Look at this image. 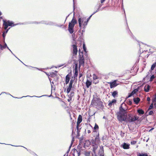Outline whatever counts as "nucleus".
I'll return each mask as SVG.
<instances>
[{
	"instance_id": "5fc2aeb1",
	"label": "nucleus",
	"mask_w": 156,
	"mask_h": 156,
	"mask_svg": "<svg viewBox=\"0 0 156 156\" xmlns=\"http://www.w3.org/2000/svg\"><path fill=\"white\" fill-rule=\"evenodd\" d=\"M83 76V74L82 73H80L79 74V78H80L81 77Z\"/></svg>"
},
{
	"instance_id": "0e129e2a",
	"label": "nucleus",
	"mask_w": 156,
	"mask_h": 156,
	"mask_svg": "<svg viewBox=\"0 0 156 156\" xmlns=\"http://www.w3.org/2000/svg\"><path fill=\"white\" fill-rule=\"evenodd\" d=\"M91 132L90 131V130H88L87 133H90Z\"/></svg>"
},
{
	"instance_id": "c85d7f7f",
	"label": "nucleus",
	"mask_w": 156,
	"mask_h": 156,
	"mask_svg": "<svg viewBox=\"0 0 156 156\" xmlns=\"http://www.w3.org/2000/svg\"><path fill=\"white\" fill-rule=\"evenodd\" d=\"M47 95H42L41 96H39V97H37V96H29V95H27V96H23L21 98H23V97H38V98H40V97H43V96H47Z\"/></svg>"
},
{
	"instance_id": "4c0bfd02",
	"label": "nucleus",
	"mask_w": 156,
	"mask_h": 156,
	"mask_svg": "<svg viewBox=\"0 0 156 156\" xmlns=\"http://www.w3.org/2000/svg\"><path fill=\"white\" fill-rule=\"evenodd\" d=\"M153 108V104H151L149 106L148 110H150L152 109Z\"/></svg>"
},
{
	"instance_id": "2f4dec72",
	"label": "nucleus",
	"mask_w": 156,
	"mask_h": 156,
	"mask_svg": "<svg viewBox=\"0 0 156 156\" xmlns=\"http://www.w3.org/2000/svg\"><path fill=\"white\" fill-rule=\"evenodd\" d=\"M93 79L94 80L97 79L98 78V76L94 74H93Z\"/></svg>"
},
{
	"instance_id": "9d476101",
	"label": "nucleus",
	"mask_w": 156,
	"mask_h": 156,
	"mask_svg": "<svg viewBox=\"0 0 156 156\" xmlns=\"http://www.w3.org/2000/svg\"><path fill=\"white\" fill-rule=\"evenodd\" d=\"M118 84L116 83L115 81H114L113 82L110 83V87L111 88H112L113 87H116Z\"/></svg>"
},
{
	"instance_id": "774afa93",
	"label": "nucleus",
	"mask_w": 156,
	"mask_h": 156,
	"mask_svg": "<svg viewBox=\"0 0 156 156\" xmlns=\"http://www.w3.org/2000/svg\"><path fill=\"white\" fill-rule=\"evenodd\" d=\"M69 82L67 81L66 80V84H67Z\"/></svg>"
},
{
	"instance_id": "e433bc0d",
	"label": "nucleus",
	"mask_w": 156,
	"mask_h": 156,
	"mask_svg": "<svg viewBox=\"0 0 156 156\" xmlns=\"http://www.w3.org/2000/svg\"><path fill=\"white\" fill-rule=\"evenodd\" d=\"M155 78L154 76V75H153L151 76L150 79V81H152L153 79H154Z\"/></svg>"
},
{
	"instance_id": "79ce46f5",
	"label": "nucleus",
	"mask_w": 156,
	"mask_h": 156,
	"mask_svg": "<svg viewBox=\"0 0 156 156\" xmlns=\"http://www.w3.org/2000/svg\"><path fill=\"white\" fill-rule=\"evenodd\" d=\"M134 95V94L131 92L129 94V95L128 96V98L130 97L132 95Z\"/></svg>"
},
{
	"instance_id": "473e14b6",
	"label": "nucleus",
	"mask_w": 156,
	"mask_h": 156,
	"mask_svg": "<svg viewBox=\"0 0 156 156\" xmlns=\"http://www.w3.org/2000/svg\"><path fill=\"white\" fill-rule=\"evenodd\" d=\"M6 36V34H5V32H3L2 34V37L3 38L4 42H5V38Z\"/></svg>"
},
{
	"instance_id": "412c9836",
	"label": "nucleus",
	"mask_w": 156,
	"mask_h": 156,
	"mask_svg": "<svg viewBox=\"0 0 156 156\" xmlns=\"http://www.w3.org/2000/svg\"><path fill=\"white\" fill-rule=\"evenodd\" d=\"M72 140L70 145L69 146V148L71 147L73 144V143L74 141V135H73V130H72Z\"/></svg>"
},
{
	"instance_id": "de8ad7c7",
	"label": "nucleus",
	"mask_w": 156,
	"mask_h": 156,
	"mask_svg": "<svg viewBox=\"0 0 156 156\" xmlns=\"http://www.w3.org/2000/svg\"><path fill=\"white\" fill-rule=\"evenodd\" d=\"M155 102H156V95L154 98L152 100L153 103H154Z\"/></svg>"
},
{
	"instance_id": "052dcab7",
	"label": "nucleus",
	"mask_w": 156,
	"mask_h": 156,
	"mask_svg": "<svg viewBox=\"0 0 156 156\" xmlns=\"http://www.w3.org/2000/svg\"><path fill=\"white\" fill-rule=\"evenodd\" d=\"M129 31H130L129 30ZM130 35L132 36V37L133 38H134V36H133V34H132V33L131 32V31H130Z\"/></svg>"
},
{
	"instance_id": "f03ea898",
	"label": "nucleus",
	"mask_w": 156,
	"mask_h": 156,
	"mask_svg": "<svg viewBox=\"0 0 156 156\" xmlns=\"http://www.w3.org/2000/svg\"><path fill=\"white\" fill-rule=\"evenodd\" d=\"M77 22L76 20L74 19V16L70 22L69 23L68 25V30L69 32L72 34L74 32V27L75 25L77 23Z\"/></svg>"
},
{
	"instance_id": "423d86ee",
	"label": "nucleus",
	"mask_w": 156,
	"mask_h": 156,
	"mask_svg": "<svg viewBox=\"0 0 156 156\" xmlns=\"http://www.w3.org/2000/svg\"><path fill=\"white\" fill-rule=\"evenodd\" d=\"M4 45H2L1 44H0V47L1 49L2 50H3L4 49L7 48L14 56H15L16 58H17L15 55L14 54H13V53L11 51L10 49L7 46L6 43L5 42H4Z\"/></svg>"
},
{
	"instance_id": "7c9ffc66",
	"label": "nucleus",
	"mask_w": 156,
	"mask_h": 156,
	"mask_svg": "<svg viewBox=\"0 0 156 156\" xmlns=\"http://www.w3.org/2000/svg\"><path fill=\"white\" fill-rule=\"evenodd\" d=\"M70 80V77L69 74L66 75V80L69 82Z\"/></svg>"
},
{
	"instance_id": "13d9d810",
	"label": "nucleus",
	"mask_w": 156,
	"mask_h": 156,
	"mask_svg": "<svg viewBox=\"0 0 156 156\" xmlns=\"http://www.w3.org/2000/svg\"><path fill=\"white\" fill-rule=\"evenodd\" d=\"M105 0H101V3H103L104 2Z\"/></svg>"
},
{
	"instance_id": "a19ab883",
	"label": "nucleus",
	"mask_w": 156,
	"mask_h": 156,
	"mask_svg": "<svg viewBox=\"0 0 156 156\" xmlns=\"http://www.w3.org/2000/svg\"><path fill=\"white\" fill-rule=\"evenodd\" d=\"M136 143V141H133L131 142V144L132 145H134Z\"/></svg>"
},
{
	"instance_id": "0eeeda50",
	"label": "nucleus",
	"mask_w": 156,
	"mask_h": 156,
	"mask_svg": "<svg viewBox=\"0 0 156 156\" xmlns=\"http://www.w3.org/2000/svg\"><path fill=\"white\" fill-rule=\"evenodd\" d=\"M74 81V80H73L72 79L70 80L69 87L67 89L66 92L67 94H69L72 88L73 83Z\"/></svg>"
},
{
	"instance_id": "ddd939ff",
	"label": "nucleus",
	"mask_w": 156,
	"mask_h": 156,
	"mask_svg": "<svg viewBox=\"0 0 156 156\" xmlns=\"http://www.w3.org/2000/svg\"><path fill=\"white\" fill-rule=\"evenodd\" d=\"M137 112L138 113V115H141L144 114V112L143 110L140 108H138L137 110Z\"/></svg>"
},
{
	"instance_id": "f704fd0d",
	"label": "nucleus",
	"mask_w": 156,
	"mask_h": 156,
	"mask_svg": "<svg viewBox=\"0 0 156 156\" xmlns=\"http://www.w3.org/2000/svg\"><path fill=\"white\" fill-rule=\"evenodd\" d=\"M74 95V93L73 92H71L69 95L68 96L70 98L72 97Z\"/></svg>"
},
{
	"instance_id": "c9c22d12",
	"label": "nucleus",
	"mask_w": 156,
	"mask_h": 156,
	"mask_svg": "<svg viewBox=\"0 0 156 156\" xmlns=\"http://www.w3.org/2000/svg\"><path fill=\"white\" fill-rule=\"evenodd\" d=\"M99 128L98 126L96 123L95 126L94 128V130L98 129Z\"/></svg>"
},
{
	"instance_id": "1a4fd4ad",
	"label": "nucleus",
	"mask_w": 156,
	"mask_h": 156,
	"mask_svg": "<svg viewBox=\"0 0 156 156\" xmlns=\"http://www.w3.org/2000/svg\"><path fill=\"white\" fill-rule=\"evenodd\" d=\"M72 46L73 48V54L74 55H76L78 51L76 45L75 44H73Z\"/></svg>"
},
{
	"instance_id": "e2e57ef3",
	"label": "nucleus",
	"mask_w": 156,
	"mask_h": 156,
	"mask_svg": "<svg viewBox=\"0 0 156 156\" xmlns=\"http://www.w3.org/2000/svg\"><path fill=\"white\" fill-rule=\"evenodd\" d=\"M102 6V5L101 4H100L99 5V6H98V9H99V8H101V6Z\"/></svg>"
},
{
	"instance_id": "49530a36",
	"label": "nucleus",
	"mask_w": 156,
	"mask_h": 156,
	"mask_svg": "<svg viewBox=\"0 0 156 156\" xmlns=\"http://www.w3.org/2000/svg\"><path fill=\"white\" fill-rule=\"evenodd\" d=\"M80 126H79V125H78L77 126V125L76 129H77V131H80L79 130L81 129V128H80Z\"/></svg>"
},
{
	"instance_id": "cd10ccee",
	"label": "nucleus",
	"mask_w": 156,
	"mask_h": 156,
	"mask_svg": "<svg viewBox=\"0 0 156 156\" xmlns=\"http://www.w3.org/2000/svg\"><path fill=\"white\" fill-rule=\"evenodd\" d=\"M80 140V143H82L83 142V141L84 139V136L83 135L81 136L80 137V138H78Z\"/></svg>"
},
{
	"instance_id": "603ef678",
	"label": "nucleus",
	"mask_w": 156,
	"mask_h": 156,
	"mask_svg": "<svg viewBox=\"0 0 156 156\" xmlns=\"http://www.w3.org/2000/svg\"><path fill=\"white\" fill-rule=\"evenodd\" d=\"M147 100L148 101H151L150 98L149 97H147Z\"/></svg>"
},
{
	"instance_id": "69168bd1",
	"label": "nucleus",
	"mask_w": 156,
	"mask_h": 156,
	"mask_svg": "<svg viewBox=\"0 0 156 156\" xmlns=\"http://www.w3.org/2000/svg\"><path fill=\"white\" fill-rule=\"evenodd\" d=\"M70 148H69V150H68V151H67V153H69V151H70Z\"/></svg>"
},
{
	"instance_id": "a878e982",
	"label": "nucleus",
	"mask_w": 156,
	"mask_h": 156,
	"mask_svg": "<svg viewBox=\"0 0 156 156\" xmlns=\"http://www.w3.org/2000/svg\"><path fill=\"white\" fill-rule=\"evenodd\" d=\"M137 156H148V154L146 153H139L137 154Z\"/></svg>"
},
{
	"instance_id": "864d4df0",
	"label": "nucleus",
	"mask_w": 156,
	"mask_h": 156,
	"mask_svg": "<svg viewBox=\"0 0 156 156\" xmlns=\"http://www.w3.org/2000/svg\"><path fill=\"white\" fill-rule=\"evenodd\" d=\"M72 100V98L69 97V98L67 100L68 102H70Z\"/></svg>"
},
{
	"instance_id": "5701e85b",
	"label": "nucleus",
	"mask_w": 156,
	"mask_h": 156,
	"mask_svg": "<svg viewBox=\"0 0 156 156\" xmlns=\"http://www.w3.org/2000/svg\"><path fill=\"white\" fill-rule=\"evenodd\" d=\"M79 59H84L83 55V53L82 52H80V51H79Z\"/></svg>"
},
{
	"instance_id": "ea45409f",
	"label": "nucleus",
	"mask_w": 156,
	"mask_h": 156,
	"mask_svg": "<svg viewBox=\"0 0 156 156\" xmlns=\"http://www.w3.org/2000/svg\"><path fill=\"white\" fill-rule=\"evenodd\" d=\"M86 156H90V153L89 152H87L85 154Z\"/></svg>"
},
{
	"instance_id": "9b49d317",
	"label": "nucleus",
	"mask_w": 156,
	"mask_h": 156,
	"mask_svg": "<svg viewBox=\"0 0 156 156\" xmlns=\"http://www.w3.org/2000/svg\"><path fill=\"white\" fill-rule=\"evenodd\" d=\"M130 144L124 143L122 145V147L124 149H128L129 148Z\"/></svg>"
},
{
	"instance_id": "aec40b11",
	"label": "nucleus",
	"mask_w": 156,
	"mask_h": 156,
	"mask_svg": "<svg viewBox=\"0 0 156 156\" xmlns=\"http://www.w3.org/2000/svg\"><path fill=\"white\" fill-rule=\"evenodd\" d=\"M47 25L51 26H57V24H55V23L51 21L48 22L47 23Z\"/></svg>"
},
{
	"instance_id": "393cba45",
	"label": "nucleus",
	"mask_w": 156,
	"mask_h": 156,
	"mask_svg": "<svg viewBox=\"0 0 156 156\" xmlns=\"http://www.w3.org/2000/svg\"><path fill=\"white\" fill-rule=\"evenodd\" d=\"M156 66V62L153 63L151 66L150 71H151L153 70Z\"/></svg>"
},
{
	"instance_id": "4be33fe9",
	"label": "nucleus",
	"mask_w": 156,
	"mask_h": 156,
	"mask_svg": "<svg viewBox=\"0 0 156 156\" xmlns=\"http://www.w3.org/2000/svg\"><path fill=\"white\" fill-rule=\"evenodd\" d=\"M93 151L94 153H95V152H96V151L97 150V149L98 148V145L97 144H94V145L93 146Z\"/></svg>"
},
{
	"instance_id": "20e7f679",
	"label": "nucleus",
	"mask_w": 156,
	"mask_h": 156,
	"mask_svg": "<svg viewBox=\"0 0 156 156\" xmlns=\"http://www.w3.org/2000/svg\"><path fill=\"white\" fill-rule=\"evenodd\" d=\"M102 104V102L101 101L100 99L99 98H97V100L95 101L92 100L91 104L92 105H94L100 108L104 106Z\"/></svg>"
},
{
	"instance_id": "a18cd8bd",
	"label": "nucleus",
	"mask_w": 156,
	"mask_h": 156,
	"mask_svg": "<svg viewBox=\"0 0 156 156\" xmlns=\"http://www.w3.org/2000/svg\"><path fill=\"white\" fill-rule=\"evenodd\" d=\"M153 113H153V111H151L149 112L148 114H149V115H152L153 114Z\"/></svg>"
},
{
	"instance_id": "2eb2a0df",
	"label": "nucleus",
	"mask_w": 156,
	"mask_h": 156,
	"mask_svg": "<svg viewBox=\"0 0 156 156\" xmlns=\"http://www.w3.org/2000/svg\"><path fill=\"white\" fill-rule=\"evenodd\" d=\"M92 82L90 81L89 80L87 79L86 82V84L87 88H89Z\"/></svg>"
},
{
	"instance_id": "37998d69",
	"label": "nucleus",
	"mask_w": 156,
	"mask_h": 156,
	"mask_svg": "<svg viewBox=\"0 0 156 156\" xmlns=\"http://www.w3.org/2000/svg\"><path fill=\"white\" fill-rule=\"evenodd\" d=\"M48 22L44 21H41L40 23L43 24H44L47 25V23Z\"/></svg>"
},
{
	"instance_id": "c756f323",
	"label": "nucleus",
	"mask_w": 156,
	"mask_h": 156,
	"mask_svg": "<svg viewBox=\"0 0 156 156\" xmlns=\"http://www.w3.org/2000/svg\"><path fill=\"white\" fill-rule=\"evenodd\" d=\"M99 133H98V134L96 135L95 136V140L96 141H98L99 139Z\"/></svg>"
},
{
	"instance_id": "dca6fc26",
	"label": "nucleus",
	"mask_w": 156,
	"mask_h": 156,
	"mask_svg": "<svg viewBox=\"0 0 156 156\" xmlns=\"http://www.w3.org/2000/svg\"><path fill=\"white\" fill-rule=\"evenodd\" d=\"M150 86L148 85H146L144 87V90L146 92H148L149 91Z\"/></svg>"
},
{
	"instance_id": "6e6552de",
	"label": "nucleus",
	"mask_w": 156,
	"mask_h": 156,
	"mask_svg": "<svg viewBox=\"0 0 156 156\" xmlns=\"http://www.w3.org/2000/svg\"><path fill=\"white\" fill-rule=\"evenodd\" d=\"M78 74V64L77 63L75 64L74 69V78L76 77L77 76Z\"/></svg>"
},
{
	"instance_id": "7ed1b4c3",
	"label": "nucleus",
	"mask_w": 156,
	"mask_h": 156,
	"mask_svg": "<svg viewBox=\"0 0 156 156\" xmlns=\"http://www.w3.org/2000/svg\"><path fill=\"white\" fill-rule=\"evenodd\" d=\"M78 20L79 26L80 29H82V26L83 27V28L85 29L87 25V23L86 21V17H79Z\"/></svg>"
},
{
	"instance_id": "6e6d98bb",
	"label": "nucleus",
	"mask_w": 156,
	"mask_h": 156,
	"mask_svg": "<svg viewBox=\"0 0 156 156\" xmlns=\"http://www.w3.org/2000/svg\"><path fill=\"white\" fill-rule=\"evenodd\" d=\"M121 135L122 136V137L123 136L124 133H122V131H121Z\"/></svg>"
},
{
	"instance_id": "58836bf2",
	"label": "nucleus",
	"mask_w": 156,
	"mask_h": 156,
	"mask_svg": "<svg viewBox=\"0 0 156 156\" xmlns=\"http://www.w3.org/2000/svg\"><path fill=\"white\" fill-rule=\"evenodd\" d=\"M92 16V15H91L87 20L86 19V21L87 23H88L89 21V20Z\"/></svg>"
},
{
	"instance_id": "bf43d9fd",
	"label": "nucleus",
	"mask_w": 156,
	"mask_h": 156,
	"mask_svg": "<svg viewBox=\"0 0 156 156\" xmlns=\"http://www.w3.org/2000/svg\"><path fill=\"white\" fill-rule=\"evenodd\" d=\"M33 155H35V156H37V155L35 153H34V152H32V153Z\"/></svg>"
},
{
	"instance_id": "f257e3e1",
	"label": "nucleus",
	"mask_w": 156,
	"mask_h": 156,
	"mask_svg": "<svg viewBox=\"0 0 156 156\" xmlns=\"http://www.w3.org/2000/svg\"><path fill=\"white\" fill-rule=\"evenodd\" d=\"M126 105L125 104L123 103L122 104L119 108V111L117 113V119L120 122L128 121L129 122H133L137 120L139 117L135 115L133 117L129 116L127 119V114L126 109L122 108V105Z\"/></svg>"
},
{
	"instance_id": "f8f14e48",
	"label": "nucleus",
	"mask_w": 156,
	"mask_h": 156,
	"mask_svg": "<svg viewBox=\"0 0 156 156\" xmlns=\"http://www.w3.org/2000/svg\"><path fill=\"white\" fill-rule=\"evenodd\" d=\"M82 116L80 115H79L78 118L77 119V126L78 125H80V123L82 122Z\"/></svg>"
},
{
	"instance_id": "39448f33",
	"label": "nucleus",
	"mask_w": 156,
	"mask_h": 156,
	"mask_svg": "<svg viewBox=\"0 0 156 156\" xmlns=\"http://www.w3.org/2000/svg\"><path fill=\"white\" fill-rule=\"evenodd\" d=\"M3 24L4 26V29L5 30H6L8 26L13 27L16 25V24H14V23L10 21L9 20L6 21L3 20Z\"/></svg>"
},
{
	"instance_id": "4468645a",
	"label": "nucleus",
	"mask_w": 156,
	"mask_h": 156,
	"mask_svg": "<svg viewBox=\"0 0 156 156\" xmlns=\"http://www.w3.org/2000/svg\"><path fill=\"white\" fill-rule=\"evenodd\" d=\"M79 67H80L81 65H84V59H79Z\"/></svg>"
},
{
	"instance_id": "6ab92c4d",
	"label": "nucleus",
	"mask_w": 156,
	"mask_h": 156,
	"mask_svg": "<svg viewBox=\"0 0 156 156\" xmlns=\"http://www.w3.org/2000/svg\"><path fill=\"white\" fill-rule=\"evenodd\" d=\"M100 149L99 151V154H104V148L103 146L100 147Z\"/></svg>"
},
{
	"instance_id": "8fccbe9b",
	"label": "nucleus",
	"mask_w": 156,
	"mask_h": 156,
	"mask_svg": "<svg viewBox=\"0 0 156 156\" xmlns=\"http://www.w3.org/2000/svg\"><path fill=\"white\" fill-rule=\"evenodd\" d=\"M128 104L129 105H132V102L131 101H130V100H129V102H128Z\"/></svg>"
},
{
	"instance_id": "338daca9",
	"label": "nucleus",
	"mask_w": 156,
	"mask_h": 156,
	"mask_svg": "<svg viewBox=\"0 0 156 156\" xmlns=\"http://www.w3.org/2000/svg\"><path fill=\"white\" fill-rule=\"evenodd\" d=\"M99 156H104V154H99Z\"/></svg>"
},
{
	"instance_id": "b1692460",
	"label": "nucleus",
	"mask_w": 156,
	"mask_h": 156,
	"mask_svg": "<svg viewBox=\"0 0 156 156\" xmlns=\"http://www.w3.org/2000/svg\"><path fill=\"white\" fill-rule=\"evenodd\" d=\"M118 92L117 91H114L112 93V96L114 98H115L116 97V96L118 95Z\"/></svg>"
},
{
	"instance_id": "72a5a7b5",
	"label": "nucleus",
	"mask_w": 156,
	"mask_h": 156,
	"mask_svg": "<svg viewBox=\"0 0 156 156\" xmlns=\"http://www.w3.org/2000/svg\"><path fill=\"white\" fill-rule=\"evenodd\" d=\"M138 89L136 88L134 89L132 92L134 94H136L138 91Z\"/></svg>"
},
{
	"instance_id": "a211bd4d",
	"label": "nucleus",
	"mask_w": 156,
	"mask_h": 156,
	"mask_svg": "<svg viewBox=\"0 0 156 156\" xmlns=\"http://www.w3.org/2000/svg\"><path fill=\"white\" fill-rule=\"evenodd\" d=\"M116 101L115 99H113L111 101L109 102L108 105L110 107L112 106L113 104L115 103L116 102Z\"/></svg>"
},
{
	"instance_id": "3c124183",
	"label": "nucleus",
	"mask_w": 156,
	"mask_h": 156,
	"mask_svg": "<svg viewBox=\"0 0 156 156\" xmlns=\"http://www.w3.org/2000/svg\"><path fill=\"white\" fill-rule=\"evenodd\" d=\"M10 28H9L8 29H6V31L5 32V34H6L8 32L9 30L10 29Z\"/></svg>"
},
{
	"instance_id": "f3484780",
	"label": "nucleus",
	"mask_w": 156,
	"mask_h": 156,
	"mask_svg": "<svg viewBox=\"0 0 156 156\" xmlns=\"http://www.w3.org/2000/svg\"><path fill=\"white\" fill-rule=\"evenodd\" d=\"M134 102L136 104H138L140 101V99L139 98H134L133 99Z\"/></svg>"
},
{
	"instance_id": "c03bdc74",
	"label": "nucleus",
	"mask_w": 156,
	"mask_h": 156,
	"mask_svg": "<svg viewBox=\"0 0 156 156\" xmlns=\"http://www.w3.org/2000/svg\"><path fill=\"white\" fill-rule=\"evenodd\" d=\"M80 131H77V136H76V137L77 138H78V137L80 136Z\"/></svg>"
},
{
	"instance_id": "bb28decb",
	"label": "nucleus",
	"mask_w": 156,
	"mask_h": 156,
	"mask_svg": "<svg viewBox=\"0 0 156 156\" xmlns=\"http://www.w3.org/2000/svg\"><path fill=\"white\" fill-rule=\"evenodd\" d=\"M83 49L85 52V55H87V48L85 46V45L84 44H83Z\"/></svg>"
},
{
	"instance_id": "680f3d73",
	"label": "nucleus",
	"mask_w": 156,
	"mask_h": 156,
	"mask_svg": "<svg viewBox=\"0 0 156 156\" xmlns=\"http://www.w3.org/2000/svg\"><path fill=\"white\" fill-rule=\"evenodd\" d=\"M156 102L154 103V107L156 108V102Z\"/></svg>"
},
{
	"instance_id": "09e8293b",
	"label": "nucleus",
	"mask_w": 156,
	"mask_h": 156,
	"mask_svg": "<svg viewBox=\"0 0 156 156\" xmlns=\"http://www.w3.org/2000/svg\"><path fill=\"white\" fill-rule=\"evenodd\" d=\"M2 93H5V94H8V95H10L12 97H13V96H12V95H11V94L9 93H6V92H2V93H1V94H0V95L1 94H2ZM14 98H15V97H14Z\"/></svg>"
},
{
	"instance_id": "4d7b16f0",
	"label": "nucleus",
	"mask_w": 156,
	"mask_h": 156,
	"mask_svg": "<svg viewBox=\"0 0 156 156\" xmlns=\"http://www.w3.org/2000/svg\"><path fill=\"white\" fill-rule=\"evenodd\" d=\"M76 151L77 153V154H78V156L80 155V152H78V151L76 150Z\"/></svg>"
}]
</instances>
